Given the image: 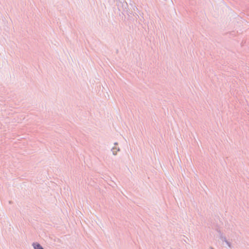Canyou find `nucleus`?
<instances>
[{
    "mask_svg": "<svg viewBox=\"0 0 249 249\" xmlns=\"http://www.w3.org/2000/svg\"><path fill=\"white\" fill-rule=\"evenodd\" d=\"M34 247L35 249H43V248L38 244H34Z\"/></svg>",
    "mask_w": 249,
    "mask_h": 249,
    "instance_id": "1",
    "label": "nucleus"
}]
</instances>
